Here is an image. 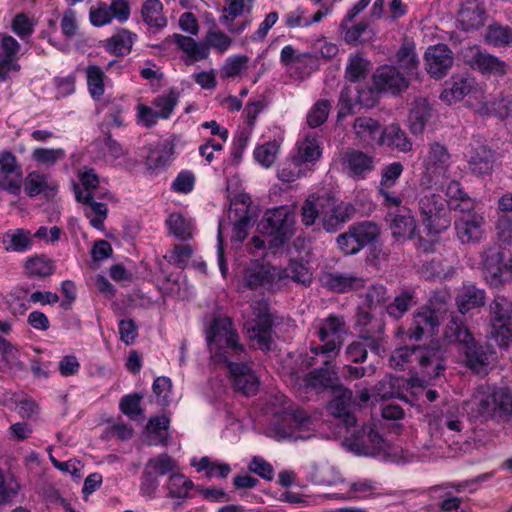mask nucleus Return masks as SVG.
<instances>
[{
	"instance_id": "473e14b6",
	"label": "nucleus",
	"mask_w": 512,
	"mask_h": 512,
	"mask_svg": "<svg viewBox=\"0 0 512 512\" xmlns=\"http://www.w3.org/2000/svg\"><path fill=\"white\" fill-rule=\"evenodd\" d=\"M382 129L379 121L371 117L360 116L357 117L353 123L356 138L366 146L377 144V138Z\"/></svg>"
},
{
	"instance_id": "c03bdc74",
	"label": "nucleus",
	"mask_w": 512,
	"mask_h": 512,
	"mask_svg": "<svg viewBox=\"0 0 512 512\" xmlns=\"http://www.w3.org/2000/svg\"><path fill=\"white\" fill-rule=\"evenodd\" d=\"M507 264L508 262L505 261V255L502 252L487 255L483 262V270L486 277H490L491 283L497 285L505 280Z\"/></svg>"
},
{
	"instance_id": "7ed1b4c3",
	"label": "nucleus",
	"mask_w": 512,
	"mask_h": 512,
	"mask_svg": "<svg viewBox=\"0 0 512 512\" xmlns=\"http://www.w3.org/2000/svg\"><path fill=\"white\" fill-rule=\"evenodd\" d=\"M444 335L448 342L457 344L465 365L471 371L480 373L486 370L492 355L491 347L477 341L458 317H452L447 323Z\"/></svg>"
},
{
	"instance_id": "37998d69",
	"label": "nucleus",
	"mask_w": 512,
	"mask_h": 512,
	"mask_svg": "<svg viewBox=\"0 0 512 512\" xmlns=\"http://www.w3.org/2000/svg\"><path fill=\"white\" fill-rule=\"evenodd\" d=\"M432 117V108L426 99L414 101L409 114L410 130L413 134H421Z\"/></svg>"
},
{
	"instance_id": "393cba45",
	"label": "nucleus",
	"mask_w": 512,
	"mask_h": 512,
	"mask_svg": "<svg viewBox=\"0 0 512 512\" xmlns=\"http://www.w3.org/2000/svg\"><path fill=\"white\" fill-rule=\"evenodd\" d=\"M240 185L241 181L237 176L226 180V198L230 200L228 216L232 218V215H234L235 220L244 216L251 217V197L247 193L237 192Z\"/></svg>"
},
{
	"instance_id": "4be33fe9",
	"label": "nucleus",
	"mask_w": 512,
	"mask_h": 512,
	"mask_svg": "<svg viewBox=\"0 0 512 512\" xmlns=\"http://www.w3.org/2000/svg\"><path fill=\"white\" fill-rule=\"evenodd\" d=\"M335 396L329 403V410L335 418L342 420L347 429L355 428L357 418L354 415L353 393L339 385L334 388Z\"/></svg>"
},
{
	"instance_id": "cd10ccee",
	"label": "nucleus",
	"mask_w": 512,
	"mask_h": 512,
	"mask_svg": "<svg viewBox=\"0 0 512 512\" xmlns=\"http://www.w3.org/2000/svg\"><path fill=\"white\" fill-rule=\"evenodd\" d=\"M174 154V144L169 140L158 142L155 146L150 147L145 158V166L152 173L166 169Z\"/></svg>"
},
{
	"instance_id": "774afa93",
	"label": "nucleus",
	"mask_w": 512,
	"mask_h": 512,
	"mask_svg": "<svg viewBox=\"0 0 512 512\" xmlns=\"http://www.w3.org/2000/svg\"><path fill=\"white\" fill-rule=\"evenodd\" d=\"M360 242L363 247L371 245L376 242L380 235V229L377 224L371 221H363L353 224Z\"/></svg>"
},
{
	"instance_id": "9d476101",
	"label": "nucleus",
	"mask_w": 512,
	"mask_h": 512,
	"mask_svg": "<svg viewBox=\"0 0 512 512\" xmlns=\"http://www.w3.org/2000/svg\"><path fill=\"white\" fill-rule=\"evenodd\" d=\"M422 224L428 235H438L450 226L446 200L439 194L424 195L419 201Z\"/></svg>"
},
{
	"instance_id": "603ef678",
	"label": "nucleus",
	"mask_w": 512,
	"mask_h": 512,
	"mask_svg": "<svg viewBox=\"0 0 512 512\" xmlns=\"http://www.w3.org/2000/svg\"><path fill=\"white\" fill-rule=\"evenodd\" d=\"M166 225L170 234L181 241H187L192 238V225L188 219L181 213H171Z\"/></svg>"
},
{
	"instance_id": "09e8293b",
	"label": "nucleus",
	"mask_w": 512,
	"mask_h": 512,
	"mask_svg": "<svg viewBox=\"0 0 512 512\" xmlns=\"http://www.w3.org/2000/svg\"><path fill=\"white\" fill-rule=\"evenodd\" d=\"M170 420L165 415L155 416L148 420L146 429L149 432V445L166 446L168 444L169 435L167 433Z\"/></svg>"
},
{
	"instance_id": "f3484780",
	"label": "nucleus",
	"mask_w": 512,
	"mask_h": 512,
	"mask_svg": "<svg viewBox=\"0 0 512 512\" xmlns=\"http://www.w3.org/2000/svg\"><path fill=\"white\" fill-rule=\"evenodd\" d=\"M424 61L427 73L439 80L448 74L454 62V56L448 45L440 43L427 48Z\"/></svg>"
},
{
	"instance_id": "0e129e2a",
	"label": "nucleus",
	"mask_w": 512,
	"mask_h": 512,
	"mask_svg": "<svg viewBox=\"0 0 512 512\" xmlns=\"http://www.w3.org/2000/svg\"><path fill=\"white\" fill-rule=\"evenodd\" d=\"M32 160L40 165L53 166L59 160L65 158V150L62 148H36L32 152Z\"/></svg>"
},
{
	"instance_id": "dca6fc26",
	"label": "nucleus",
	"mask_w": 512,
	"mask_h": 512,
	"mask_svg": "<svg viewBox=\"0 0 512 512\" xmlns=\"http://www.w3.org/2000/svg\"><path fill=\"white\" fill-rule=\"evenodd\" d=\"M325 199L322 228L328 233H335L353 218L356 209L352 203L342 201L327 192Z\"/></svg>"
},
{
	"instance_id": "423d86ee",
	"label": "nucleus",
	"mask_w": 512,
	"mask_h": 512,
	"mask_svg": "<svg viewBox=\"0 0 512 512\" xmlns=\"http://www.w3.org/2000/svg\"><path fill=\"white\" fill-rule=\"evenodd\" d=\"M294 224L293 211L288 206H280L264 213L257 225V230L262 235L272 237L270 244L279 247L283 246L292 236Z\"/></svg>"
},
{
	"instance_id": "f257e3e1",
	"label": "nucleus",
	"mask_w": 512,
	"mask_h": 512,
	"mask_svg": "<svg viewBox=\"0 0 512 512\" xmlns=\"http://www.w3.org/2000/svg\"><path fill=\"white\" fill-rule=\"evenodd\" d=\"M268 405L271 415L266 430L270 438L278 442H296L307 440L314 435L310 413L286 395H271Z\"/></svg>"
},
{
	"instance_id": "2eb2a0df",
	"label": "nucleus",
	"mask_w": 512,
	"mask_h": 512,
	"mask_svg": "<svg viewBox=\"0 0 512 512\" xmlns=\"http://www.w3.org/2000/svg\"><path fill=\"white\" fill-rule=\"evenodd\" d=\"M355 330L362 340H368L371 352L381 356L385 353L383 341L385 339V323L382 318L374 317L369 311L358 308L355 314Z\"/></svg>"
},
{
	"instance_id": "bf43d9fd",
	"label": "nucleus",
	"mask_w": 512,
	"mask_h": 512,
	"mask_svg": "<svg viewBox=\"0 0 512 512\" xmlns=\"http://www.w3.org/2000/svg\"><path fill=\"white\" fill-rule=\"evenodd\" d=\"M320 156L321 151L317 139L308 136L298 145V153L293 157L303 165L304 163L317 161Z\"/></svg>"
},
{
	"instance_id": "f8f14e48",
	"label": "nucleus",
	"mask_w": 512,
	"mask_h": 512,
	"mask_svg": "<svg viewBox=\"0 0 512 512\" xmlns=\"http://www.w3.org/2000/svg\"><path fill=\"white\" fill-rule=\"evenodd\" d=\"M351 451L358 455L376 458L387 455L388 444L386 440L371 425L364 424L346 438Z\"/></svg>"
},
{
	"instance_id": "e433bc0d",
	"label": "nucleus",
	"mask_w": 512,
	"mask_h": 512,
	"mask_svg": "<svg viewBox=\"0 0 512 512\" xmlns=\"http://www.w3.org/2000/svg\"><path fill=\"white\" fill-rule=\"evenodd\" d=\"M2 243L7 252L17 253H25L33 246L31 232L22 228L10 229L5 232Z\"/></svg>"
},
{
	"instance_id": "c9c22d12",
	"label": "nucleus",
	"mask_w": 512,
	"mask_h": 512,
	"mask_svg": "<svg viewBox=\"0 0 512 512\" xmlns=\"http://www.w3.org/2000/svg\"><path fill=\"white\" fill-rule=\"evenodd\" d=\"M137 35L127 29H121L118 33L105 40V50L117 57H124L132 51Z\"/></svg>"
},
{
	"instance_id": "e2e57ef3",
	"label": "nucleus",
	"mask_w": 512,
	"mask_h": 512,
	"mask_svg": "<svg viewBox=\"0 0 512 512\" xmlns=\"http://www.w3.org/2000/svg\"><path fill=\"white\" fill-rule=\"evenodd\" d=\"M278 150L279 146L275 141L266 142L254 149V160L261 166L269 168L274 164Z\"/></svg>"
},
{
	"instance_id": "a18cd8bd",
	"label": "nucleus",
	"mask_w": 512,
	"mask_h": 512,
	"mask_svg": "<svg viewBox=\"0 0 512 512\" xmlns=\"http://www.w3.org/2000/svg\"><path fill=\"white\" fill-rule=\"evenodd\" d=\"M174 43L193 61L206 59L209 54V45L197 43L192 37L181 34L172 35Z\"/></svg>"
},
{
	"instance_id": "f704fd0d",
	"label": "nucleus",
	"mask_w": 512,
	"mask_h": 512,
	"mask_svg": "<svg viewBox=\"0 0 512 512\" xmlns=\"http://www.w3.org/2000/svg\"><path fill=\"white\" fill-rule=\"evenodd\" d=\"M74 193L76 200L89 206L95 214V216L90 220L91 226L97 230H102L108 215L107 205L105 203L95 201L94 194L83 193L77 185H74Z\"/></svg>"
},
{
	"instance_id": "58836bf2",
	"label": "nucleus",
	"mask_w": 512,
	"mask_h": 512,
	"mask_svg": "<svg viewBox=\"0 0 512 512\" xmlns=\"http://www.w3.org/2000/svg\"><path fill=\"white\" fill-rule=\"evenodd\" d=\"M456 304L462 314L482 307L485 304V291L475 285H464L457 294Z\"/></svg>"
},
{
	"instance_id": "39448f33",
	"label": "nucleus",
	"mask_w": 512,
	"mask_h": 512,
	"mask_svg": "<svg viewBox=\"0 0 512 512\" xmlns=\"http://www.w3.org/2000/svg\"><path fill=\"white\" fill-rule=\"evenodd\" d=\"M473 409L476 417L482 421H507L512 418V390L508 387L488 386L480 392Z\"/></svg>"
},
{
	"instance_id": "412c9836",
	"label": "nucleus",
	"mask_w": 512,
	"mask_h": 512,
	"mask_svg": "<svg viewBox=\"0 0 512 512\" xmlns=\"http://www.w3.org/2000/svg\"><path fill=\"white\" fill-rule=\"evenodd\" d=\"M1 183L5 185V191L14 196L21 192L23 171L16 156L8 150L0 152Z\"/></svg>"
},
{
	"instance_id": "49530a36",
	"label": "nucleus",
	"mask_w": 512,
	"mask_h": 512,
	"mask_svg": "<svg viewBox=\"0 0 512 512\" xmlns=\"http://www.w3.org/2000/svg\"><path fill=\"white\" fill-rule=\"evenodd\" d=\"M484 41L497 49L512 47V28L499 23L490 24L486 29Z\"/></svg>"
},
{
	"instance_id": "a878e982",
	"label": "nucleus",
	"mask_w": 512,
	"mask_h": 512,
	"mask_svg": "<svg viewBox=\"0 0 512 512\" xmlns=\"http://www.w3.org/2000/svg\"><path fill=\"white\" fill-rule=\"evenodd\" d=\"M476 81L473 77L452 76L444 84V88L440 94V99L452 105L453 103L463 100L467 95L476 88Z\"/></svg>"
},
{
	"instance_id": "864d4df0",
	"label": "nucleus",
	"mask_w": 512,
	"mask_h": 512,
	"mask_svg": "<svg viewBox=\"0 0 512 512\" xmlns=\"http://www.w3.org/2000/svg\"><path fill=\"white\" fill-rule=\"evenodd\" d=\"M396 60L406 73L412 74L416 71L419 66V59L415 51V44L405 41L396 53Z\"/></svg>"
},
{
	"instance_id": "72a5a7b5",
	"label": "nucleus",
	"mask_w": 512,
	"mask_h": 512,
	"mask_svg": "<svg viewBox=\"0 0 512 512\" xmlns=\"http://www.w3.org/2000/svg\"><path fill=\"white\" fill-rule=\"evenodd\" d=\"M345 163L350 174L358 179H364L374 169L373 158L360 150L351 149L347 151Z\"/></svg>"
},
{
	"instance_id": "69168bd1",
	"label": "nucleus",
	"mask_w": 512,
	"mask_h": 512,
	"mask_svg": "<svg viewBox=\"0 0 512 512\" xmlns=\"http://www.w3.org/2000/svg\"><path fill=\"white\" fill-rule=\"evenodd\" d=\"M359 242V237L353 225L349 227L347 232L337 237L338 247L346 255H353L361 251L364 247L362 243Z\"/></svg>"
},
{
	"instance_id": "aec40b11",
	"label": "nucleus",
	"mask_w": 512,
	"mask_h": 512,
	"mask_svg": "<svg viewBox=\"0 0 512 512\" xmlns=\"http://www.w3.org/2000/svg\"><path fill=\"white\" fill-rule=\"evenodd\" d=\"M484 223V217L474 209L461 211V215L454 220V229L458 240L462 244L480 241Z\"/></svg>"
},
{
	"instance_id": "a211bd4d",
	"label": "nucleus",
	"mask_w": 512,
	"mask_h": 512,
	"mask_svg": "<svg viewBox=\"0 0 512 512\" xmlns=\"http://www.w3.org/2000/svg\"><path fill=\"white\" fill-rule=\"evenodd\" d=\"M372 84L376 92H390L393 95H398L408 88L409 80L397 67L382 65L374 72Z\"/></svg>"
},
{
	"instance_id": "13d9d810",
	"label": "nucleus",
	"mask_w": 512,
	"mask_h": 512,
	"mask_svg": "<svg viewBox=\"0 0 512 512\" xmlns=\"http://www.w3.org/2000/svg\"><path fill=\"white\" fill-rule=\"evenodd\" d=\"M369 65V61L361 56H350L345 69V78L352 83L364 79L368 73Z\"/></svg>"
},
{
	"instance_id": "de8ad7c7",
	"label": "nucleus",
	"mask_w": 512,
	"mask_h": 512,
	"mask_svg": "<svg viewBox=\"0 0 512 512\" xmlns=\"http://www.w3.org/2000/svg\"><path fill=\"white\" fill-rule=\"evenodd\" d=\"M232 323V319L226 316V357L234 361L249 360L250 354L239 342V335L232 329Z\"/></svg>"
},
{
	"instance_id": "4c0bfd02",
	"label": "nucleus",
	"mask_w": 512,
	"mask_h": 512,
	"mask_svg": "<svg viewBox=\"0 0 512 512\" xmlns=\"http://www.w3.org/2000/svg\"><path fill=\"white\" fill-rule=\"evenodd\" d=\"M416 304V292L413 289H403L385 306V311L393 320H400Z\"/></svg>"
},
{
	"instance_id": "1a4fd4ad",
	"label": "nucleus",
	"mask_w": 512,
	"mask_h": 512,
	"mask_svg": "<svg viewBox=\"0 0 512 512\" xmlns=\"http://www.w3.org/2000/svg\"><path fill=\"white\" fill-rule=\"evenodd\" d=\"M490 338L502 348L512 343V302L496 296L490 304Z\"/></svg>"
},
{
	"instance_id": "79ce46f5",
	"label": "nucleus",
	"mask_w": 512,
	"mask_h": 512,
	"mask_svg": "<svg viewBox=\"0 0 512 512\" xmlns=\"http://www.w3.org/2000/svg\"><path fill=\"white\" fill-rule=\"evenodd\" d=\"M484 18L485 9L475 2H467L458 13V21L465 31L478 29L483 26Z\"/></svg>"
},
{
	"instance_id": "052dcab7",
	"label": "nucleus",
	"mask_w": 512,
	"mask_h": 512,
	"mask_svg": "<svg viewBox=\"0 0 512 512\" xmlns=\"http://www.w3.org/2000/svg\"><path fill=\"white\" fill-rule=\"evenodd\" d=\"M331 103L327 99H319L307 114V124L311 128H317L324 124L328 118Z\"/></svg>"
},
{
	"instance_id": "6ab92c4d",
	"label": "nucleus",
	"mask_w": 512,
	"mask_h": 512,
	"mask_svg": "<svg viewBox=\"0 0 512 512\" xmlns=\"http://www.w3.org/2000/svg\"><path fill=\"white\" fill-rule=\"evenodd\" d=\"M466 62L471 69L480 72L484 76L503 77L507 73L508 65L499 57L482 51L479 47L470 49L466 55Z\"/></svg>"
},
{
	"instance_id": "9b49d317",
	"label": "nucleus",
	"mask_w": 512,
	"mask_h": 512,
	"mask_svg": "<svg viewBox=\"0 0 512 512\" xmlns=\"http://www.w3.org/2000/svg\"><path fill=\"white\" fill-rule=\"evenodd\" d=\"M451 155L444 144L433 142L429 144L427 155L424 158V172L421 185L433 188L442 184L449 166Z\"/></svg>"
},
{
	"instance_id": "680f3d73",
	"label": "nucleus",
	"mask_w": 512,
	"mask_h": 512,
	"mask_svg": "<svg viewBox=\"0 0 512 512\" xmlns=\"http://www.w3.org/2000/svg\"><path fill=\"white\" fill-rule=\"evenodd\" d=\"M175 467V461L167 453L152 457L145 464V469L152 471L155 476L167 475L172 472Z\"/></svg>"
},
{
	"instance_id": "ddd939ff",
	"label": "nucleus",
	"mask_w": 512,
	"mask_h": 512,
	"mask_svg": "<svg viewBox=\"0 0 512 512\" xmlns=\"http://www.w3.org/2000/svg\"><path fill=\"white\" fill-rule=\"evenodd\" d=\"M442 319V312L439 308L424 305L413 313L407 330L399 327L397 335H406L410 340L416 341L421 340L425 335L433 336L438 332Z\"/></svg>"
},
{
	"instance_id": "6e6d98bb",
	"label": "nucleus",
	"mask_w": 512,
	"mask_h": 512,
	"mask_svg": "<svg viewBox=\"0 0 512 512\" xmlns=\"http://www.w3.org/2000/svg\"><path fill=\"white\" fill-rule=\"evenodd\" d=\"M177 104L178 94L173 90L167 94L155 97L151 102V106L157 112L158 117L163 120L169 119L172 116Z\"/></svg>"
},
{
	"instance_id": "3c124183",
	"label": "nucleus",
	"mask_w": 512,
	"mask_h": 512,
	"mask_svg": "<svg viewBox=\"0 0 512 512\" xmlns=\"http://www.w3.org/2000/svg\"><path fill=\"white\" fill-rule=\"evenodd\" d=\"M24 268L27 275L38 278L49 277L55 271L54 262L45 255H36L28 258Z\"/></svg>"
},
{
	"instance_id": "c85d7f7f",
	"label": "nucleus",
	"mask_w": 512,
	"mask_h": 512,
	"mask_svg": "<svg viewBox=\"0 0 512 512\" xmlns=\"http://www.w3.org/2000/svg\"><path fill=\"white\" fill-rule=\"evenodd\" d=\"M320 281L324 288L334 293H346L363 286L361 278L340 272H324Z\"/></svg>"
},
{
	"instance_id": "7c9ffc66",
	"label": "nucleus",
	"mask_w": 512,
	"mask_h": 512,
	"mask_svg": "<svg viewBox=\"0 0 512 512\" xmlns=\"http://www.w3.org/2000/svg\"><path fill=\"white\" fill-rule=\"evenodd\" d=\"M334 359L335 358L331 359L329 363L325 364V358L322 357L321 366L313 369L304 376L303 382L305 386L315 390L334 389L336 387L334 384L335 378L333 376L335 375L333 371Z\"/></svg>"
},
{
	"instance_id": "4d7b16f0",
	"label": "nucleus",
	"mask_w": 512,
	"mask_h": 512,
	"mask_svg": "<svg viewBox=\"0 0 512 512\" xmlns=\"http://www.w3.org/2000/svg\"><path fill=\"white\" fill-rule=\"evenodd\" d=\"M167 488L170 498L184 499L189 497V492L194 488V483L183 474L176 473L169 477Z\"/></svg>"
},
{
	"instance_id": "a19ab883",
	"label": "nucleus",
	"mask_w": 512,
	"mask_h": 512,
	"mask_svg": "<svg viewBox=\"0 0 512 512\" xmlns=\"http://www.w3.org/2000/svg\"><path fill=\"white\" fill-rule=\"evenodd\" d=\"M47 178L46 174L39 173L38 171L28 173L24 181L25 194L30 198L41 194L46 198L52 196L56 192V186L49 184Z\"/></svg>"
},
{
	"instance_id": "bb28decb",
	"label": "nucleus",
	"mask_w": 512,
	"mask_h": 512,
	"mask_svg": "<svg viewBox=\"0 0 512 512\" xmlns=\"http://www.w3.org/2000/svg\"><path fill=\"white\" fill-rule=\"evenodd\" d=\"M377 145L403 153H407L412 149V142L398 124L383 127L377 138Z\"/></svg>"
},
{
	"instance_id": "338daca9",
	"label": "nucleus",
	"mask_w": 512,
	"mask_h": 512,
	"mask_svg": "<svg viewBox=\"0 0 512 512\" xmlns=\"http://www.w3.org/2000/svg\"><path fill=\"white\" fill-rule=\"evenodd\" d=\"M11 29L22 41H27L34 33L35 23L25 13H17L11 22Z\"/></svg>"
},
{
	"instance_id": "f03ea898",
	"label": "nucleus",
	"mask_w": 512,
	"mask_h": 512,
	"mask_svg": "<svg viewBox=\"0 0 512 512\" xmlns=\"http://www.w3.org/2000/svg\"><path fill=\"white\" fill-rule=\"evenodd\" d=\"M446 350L439 340L427 345H410L397 348L390 357L391 366L403 369L405 364H414L429 379L439 377L446 369Z\"/></svg>"
},
{
	"instance_id": "4468645a",
	"label": "nucleus",
	"mask_w": 512,
	"mask_h": 512,
	"mask_svg": "<svg viewBox=\"0 0 512 512\" xmlns=\"http://www.w3.org/2000/svg\"><path fill=\"white\" fill-rule=\"evenodd\" d=\"M226 370L235 392L244 396H255L259 392L260 379L253 369V362L249 360H237L226 358Z\"/></svg>"
},
{
	"instance_id": "2f4dec72",
	"label": "nucleus",
	"mask_w": 512,
	"mask_h": 512,
	"mask_svg": "<svg viewBox=\"0 0 512 512\" xmlns=\"http://www.w3.org/2000/svg\"><path fill=\"white\" fill-rule=\"evenodd\" d=\"M325 201V192L312 193L306 198L301 207V222L304 226L311 227L317 220L322 223Z\"/></svg>"
},
{
	"instance_id": "b1692460",
	"label": "nucleus",
	"mask_w": 512,
	"mask_h": 512,
	"mask_svg": "<svg viewBox=\"0 0 512 512\" xmlns=\"http://www.w3.org/2000/svg\"><path fill=\"white\" fill-rule=\"evenodd\" d=\"M392 236L397 241L413 239L416 234V221L409 208H402L397 213H386Z\"/></svg>"
},
{
	"instance_id": "20e7f679",
	"label": "nucleus",
	"mask_w": 512,
	"mask_h": 512,
	"mask_svg": "<svg viewBox=\"0 0 512 512\" xmlns=\"http://www.w3.org/2000/svg\"><path fill=\"white\" fill-rule=\"evenodd\" d=\"M207 347L210 352V366L215 376L209 379L215 398L224 395L221 371L224 369V317L213 314L205 327Z\"/></svg>"
},
{
	"instance_id": "8fccbe9b",
	"label": "nucleus",
	"mask_w": 512,
	"mask_h": 512,
	"mask_svg": "<svg viewBox=\"0 0 512 512\" xmlns=\"http://www.w3.org/2000/svg\"><path fill=\"white\" fill-rule=\"evenodd\" d=\"M163 5L160 0H146L142 4L141 16L150 27L160 30L167 25L166 18L162 15Z\"/></svg>"
},
{
	"instance_id": "ea45409f",
	"label": "nucleus",
	"mask_w": 512,
	"mask_h": 512,
	"mask_svg": "<svg viewBox=\"0 0 512 512\" xmlns=\"http://www.w3.org/2000/svg\"><path fill=\"white\" fill-rule=\"evenodd\" d=\"M446 205L451 210L467 211L475 208L474 200L462 189L460 182L451 180L446 188Z\"/></svg>"
},
{
	"instance_id": "6e6552de",
	"label": "nucleus",
	"mask_w": 512,
	"mask_h": 512,
	"mask_svg": "<svg viewBox=\"0 0 512 512\" xmlns=\"http://www.w3.org/2000/svg\"><path fill=\"white\" fill-rule=\"evenodd\" d=\"M254 318L245 324L249 338L257 343L263 352H269L274 346V317L267 302L260 301L253 306Z\"/></svg>"
},
{
	"instance_id": "5701e85b",
	"label": "nucleus",
	"mask_w": 512,
	"mask_h": 512,
	"mask_svg": "<svg viewBox=\"0 0 512 512\" xmlns=\"http://www.w3.org/2000/svg\"><path fill=\"white\" fill-rule=\"evenodd\" d=\"M19 42L11 35L0 33V81H6L10 72H19Z\"/></svg>"
},
{
	"instance_id": "c756f323",
	"label": "nucleus",
	"mask_w": 512,
	"mask_h": 512,
	"mask_svg": "<svg viewBox=\"0 0 512 512\" xmlns=\"http://www.w3.org/2000/svg\"><path fill=\"white\" fill-rule=\"evenodd\" d=\"M496 162V152L484 145L471 151L468 159V169L473 175L486 176L493 171Z\"/></svg>"
},
{
	"instance_id": "5fc2aeb1",
	"label": "nucleus",
	"mask_w": 512,
	"mask_h": 512,
	"mask_svg": "<svg viewBox=\"0 0 512 512\" xmlns=\"http://www.w3.org/2000/svg\"><path fill=\"white\" fill-rule=\"evenodd\" d=\"M88 91L93 99H100L105 92L103 70L97 65H90L86 69Z\"/></svg>"
},
{
	"instance_id": "0eeeda50",
	"label": "nucleus",
	"mask_w": 512,
	"mask_h": 512,
	"mask_svg": "<svg viewBox=\"0 0 512 512\" xmlns=\"http://www.w3.org/2000/svg\"><path fill=\"white\" fill-rule=\"evenodd\" d=\"M346 332V322L342 315L331 313L321 321L317 331L321 343L318 344L316 349L322 352L325 364L329 363L340 352Z\"/></svg>"
}]
</instances>
